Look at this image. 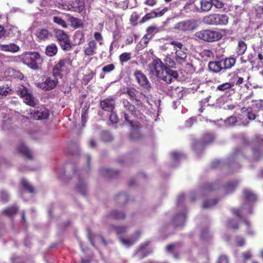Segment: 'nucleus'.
Instances as JSON below:
<instances>
[{
  "instance_id": "f257e3e1",
  "label": "nucleus",
  "mask_w": 263,
  "mask_h": 263,
  "mask_svg": "<svg viewBox=\"0 0 263 263\" xmlns=\"http://www.w3.org/2000/svg\"><path fill=\"white\" fill-rule=\"evenodd\" d=\"M149 69L151 73L168 84L172 83L173 79L176 80L178 77V73L177 71L168 68L158 58L153 61L152 63L149 66Z\"/></svg>"
},
{
  "instance_id": "f03ea898",
  "label": "nucleus",
  "mask_w": 263,
  "mask_h": 263,
  "mask_svg": "<svg viewBox=\"0 0 263 263\" xmlns=\"http://www.w3.org/2000/svg\"><path fill=\"white\" fill-rule=\"evenodd\" d=\"M22 60L32 69L39 70L41 68L43 59L38 52H29L23 56Z\"/></svg>"
},
{
  "instance_id": "7ed1b4c3",
  "label": "nucleus",
  "mask_w": 263,
  "mask_h": 263,
  "mask_svg": "<svg viewBox=\"0 0 263 263\" xmlns=\"http://www.w3.org/2000/svg\"><path fill=\"white\" fill-rule=\"evenodd\" d=\"M195 36L199 40L206 42H214L220 40L223 35L219 32L214 30L203 29L197 31Z\"/></svg>"
},
{
  "instance_id": "20e7f679",
  "label": "nucleus",
  "mask_w": 263,
  "mask_h": 263,
  "mask_svg": "<svg viewBox=\"0 0 263 263\" xmlns=\"http://www.w3.org/2000/svg\"><path fill=\"white\" fill-rule=\"evenodd\" d=\"M53 32L57 42L63 50L69 51L72 49L69 36L65 31L60 29H54Z\"/></svg>"
},
{
  "instance_id": "39448f33",
  "label": "nucleus",
  "mask_w": 263,
  "mask_h": 263,
  "mask_svg": "<svg viewBox=\"0 0 263 263\" xmlns=\"http://www.w3.org/2000/svg\"><path fill=\"white\" fill-rule=\"evenodd\" d=\"M215 140V136L213 133H204L200 140L194 139L192 141V146L193 149L198 152L204 149L205 146L211 144Z\"/></svg>"
},
{
  "instance_id": "423d86ee",
  "label": "nucleus",
  "mask_w": 263,
  "mask_h": 263,
  "mask_svg": "<svg viewBox=\"0 0 263 263\" xmlns=\"http://www.w3.org/2000/svg\"><path fill=\"white\" fill-rule=\"evenodd\" d=\"M59 77L53 74L47 76L44 81L37 83L36 86L45 91H49L54 89L58 85Z\"/></svg>"
},
{
  "instance_id": "0eeeda50",
  "label": "nucleus",
  "mask_w": 263,
  "mask_h": 263,
  "mask_svg": "<svg viewBox=\"0 0 263 263\" xmlns=\"http://www.w3.org/2000/svg\"><path fill=\"white\" fill-rule=\"evenodd\" d=\"M17 92L26 104L32 107L35 105L34 97L30 93V90L26 86L23 85H19L17 87Z\"/></svg>"
},
{
  "instance_id": "6e6552de",
  "label": "nucleus",
  "mask_w": 263,
  "mask_h": 263,
  "mask_svg": "<svg viewBox=\"0 0 263 263\" xmlns=\"http://www.w3.org/2000/svg\"><path fill=\"white\" fill-rule=\"evenodd\" d=\"M197 27L196 21L193 19L181 21L176 24L175 28L181 32H190Z\"/></svg>"
},
{
  "instance_id": "1a4fd4ad",
  "label": "nucleus",
  "mask_w": 263,
  "mask_h": 263,
  "mask_svg": "<svg viewBox=\"0 0 263 263\" xmlns=\"http://www.w3.org/2000/svg\"><path fill=\"white\" fill-rule=\"evenodd\" d=\"M134 76L137 83L143 89L149 90L152 88L151 84L146 76L140 70L135 71Z\"/></svg>"
},
{
  "instance_id": "9d476101",
  "label": "nucleus",
  "mask_w": 263,
  "mask_h": 263,
  "mask_svg": "<svg viewBox=\"0 0 263 263\" xmlns=\"http://www.w3.org/2000/svg\"><path fill=\"white\" fill-rule=\"evenodd\" d=\"M124 118L126 121L131 125L133 127V130L129 135V138L130 141H137L142 138V136L140 134V127L134 124L132 121L130 120L128 115L126 113H124Z\"/></svg>"
},
{
  "instance_id": "9b49d317",
  "label": "nucleus",
  "mask_w": 263,
  "mask_h": 263,
  "mask_svg": "<svg viewBox=\"0 0 263 263\" xmlns=\"http://www.w3.org/2000/svg\"><path fill=\"white\" fill-rule=\"evenodd\" d=\"M116 98L113 96H109L107 98L100 101V106L102 109L106 111H112L115 108V102Z\"/></svg>"
},
{
  "instance_id": "f8f14e48",
  "label": "nucleus",
  "mask_w": 263,
  "mask_h": 263,
  "mask_svg": "<svg viewBox=\"0 0 263 263\" xmlns=\"http://www.w3.org/2000/svg\"><path fill=\"white\" fill-rule=\"evenodd\" d=\"M97 45L94 40H90L84 49V55L86 57L92 56L97 53Z\"/></svg>"
},
{
  "instance_id": "ddd939ff",
  "label": "nucleus",
  "mask_w": 263,
  "mask_h": 263,
  "mask_svg": "<svg viewBox=\"0 0 263 263\" xmlns=\"http://www.w3.org/2000/svg\"><path fill=\"white\" fill-rule=\"evenodd\" d=\"M222 70L230 69L236 63V58L234 57L225 58L220 60Z\"/></svg>"
},
{
  "instance_id": "4468645a",
  "label": "nucleus",
  "mask_w": 263,
  "mask_h": 263,
  "mask_svg": "<svg viewBox=\"0 0 263 263\" xmlns=\"http://www.w3.org/2000/svg\"><path fill=\"white\" fill-rule=\"evenodd\" d=\"M66 63L67 61L65 59H60L53 67L52 73L59 78H61L62 75L61 72Z\"/></svg>"
},
{
  "instance_id": "2eb2a0df",
  "label": "nucleus",
  "mask_w": 263,
  "mask_h": 263,
  "mask_svg": "<svg viewBox=\"0 0 263 263\" xmlns=\"http://www.w3.org/2000/svg\"><path fill=\"white\" fill-rule=\"evenodd\" d=\"M149 245V242H146L141 244L138 250L137 251L135 255H137L139 259H141L145 257L148 255L151 251L146 250V248Z\"/></svg>"
},
{
  "instance_id": "dca6fc26",
  "label": "nucleus",
  "mask_w": 263,
  "mask_h": 263,
  "mask_svg": "<svg viewBox=\"0 0 263 263\" xmlns=\"http://www.w3.org/2000/svg\"><path fill=\"white\" fill-rule=\"evenodd\" d=\"M17 152L26 159L32 160V155L30 149L23 143H21L17 147Z\"/></svg>"
},
{
  "instance_id": "f3484780",
  "label": "nucleus",
  "mask_w": 263,
  "mask_h": 263,
  "mask_svg": "<svg viewBox=\"0 0 263 263\" xmlns=\"http://www.w3.org/2000/svg\"><path fill=\"white\" fill-rule=\"evenodd\" d=\"M36 37L39 41H46L51 36V33L47 29H39L36 33Z\"/></svg>"
},
{
  "instance_id": "a211bd4d",
  "label": "nucleus",
  "mask_w": 263,
  "mask_h": 263,
  "mask_svg": "<svg viewBox=\"0 0 263 263\" xmlns=\"http://www.w3.org/2000/svg\"><path fill=\"white\" fill-rule=\"evenodd\" d=\"M127 228V226H116L114 225H109V231H115L120 239L122 238L123 235L126 233Z\"/></svg>"
},
{
  "instance_id": "6ab92c4d",
  "label": "nucleus",
  "mask_w": 263,
  "mask_h": 263,
  "mask_svg": "<svg viewBox=\"0 0 263 263\" xmlns=\"http://www.w3.org/2000/svg\"><path fill=\"white\" fill-rule=\"evenodd\" d=\"M49 116L48 109L42 107L40 110L35 111L33 114L34 117L37 120L47 119Z\"/></svg>"
},
{
  "instance_id": "aec40b11",
  "label": "nucleus",
  "mask_w": 263,
  "mask_h": 263,
  "mask_svg": "<svg viewBox=\"0 0 263 263\" xmlns=\"http://www.w3.org/2000/svg\"><path fill=\"white\" fill-rule=\"evenodd\" d=\"M200 4V7L196 9L198 12H209L212 8L211 0H201Z\"/></svg>"
},
{
  "instance_id": "412c9836",
  "label": "nucleus",
  "mask_w": 263,
  "mask_h": 263,
  "mask_svg": "<svg viewBox=\"0 0 263 263\" xmlns=\"http://www.w3.org/2000/svg\"><path fill=\"white\" fill-rule=\"evenodd\" d=\"M0 49L4 51L15 53L18 51L20 48L15 44L10 43L9 44H0Z\"/></svg>"
},
{
  "instance_id": "4be33fe9",
  "label": "nucleus",
  "mask_w": 263,
  "mask_h": 263,
  "mask_svg": "<svg viewBox=\"0 0 263 263\" xmlns=\"http://www.w3.org/2000/svg\"><path fill=\"white\" fill-rule=\"evenodd\" d=\"M241 111L242 112H247V118L248 119L247 121L243 123V125H248L249 121H252L255 120L257 117V115L253 111L252 109L251 108L243 107L241 109Z\"/></svg>"
},
{
  "instance_id": "5701e85b",
  "label": "nucleus",
  "mask_w": 263,
  "mask_h": 263,
  "mask_svg": "<svg viewBox=\"0 0 263 263\" xmlns=\"http://www.w3.org/2000/svg\"><path fill=\"white\" fill-rule=\"evenodd\" d=\"M208 68L211 71L216 73L223 71L220 61H210L208 63Z\"/></svg>"
},
{
  "instance_id": "b1692460",
  "label": "nucleus",
  "mask_w": 263,
  "mask_h": 263,
  "mask_svg": "<svg viewBox=\"0 0 263 263\" xmlns=\"http://www.w3.org/2000/svg\"><path fill=\"white\" fill-rule=\"evenodd\" d=\"M243 195L245 199V202L247 203L254 202L257 200L256 195L252 191L245 190L243 191Z\"/></svg>"
},
{
  "instance_id": "393cba45",
  "label": "nucleus",
  "mask_w": 263,
  "mask_h": 263,
  "mask_svg": "<svg viewBox=\"0 0 263 263\" xmlns=\"http://www.w3.org/2000/svg\"><path fill=\"white\" fill-rule=\"evenodd\" d=\"M230 14L234 17H239L243 13V8L239 6L235 5L230 7Z\"/></svg>"
},
{
  "instance_id": "a878e982",
  "label": "nucleus",
  "mask_w": 263,
  "mask_h": 263,
  "mask_svg": "<svg viewBox=\"0 0 263 263\" xmlns=\"http://www.w3.org/2000/svg\"><path fill=\"white\" fill-rule=\"evenodd\" d=\"M252 148H263V139L261 136L256 135L251 141Z\"/></svg>"
},
{
  "instance_id": "bb28decb",
  "label": "nucleus",
  "mask_w": 263,
  "mask_h": 263,
  "mask_svg": "<svg viewBox=\"0 0 263 263\" xmlns=\"http://www.w3.org/2000/svg\"><path fill=\"white\" fill-rule=\"evenodd\" d=\"M176 61L179 63H182L185 61L187 55L186 53L182 49H176Z\"/></svg>"
},
{
  "instance_id": "cd10ccee",
  "label": "nucleus",
  "mask_w": 263,
  "mask_h": 263,
  "mask_svg": "<svg viewBox=\"0 0 263 263\" xmlns=\"http://www.w3.org/2000/svg\"><path fill=\"white\" fill-rule=\"evenodd\" d=\"M247 49V45L243 41H239L238 42L236 53L238 56H241L245 54Z\"/></svg>"
},
{
  "instance_id": "c85d7f7f",
  "label": "nucleus",
  "mask_w": 263,
  "mask_h": 263,
  "mask_svg": "<svg viewBox=\"0 0 263 263\" xmlns=\"http://www.w3.org/2000/svg\"><path fill=\"white\" fill-rule=\"evenodd\" d=\"M122 103L124 108L129 111L132 114L136 115V112L139 111L135 106L131 104L127 99H123Z\"/></svg>"
},
{
  "instance_id": "c756f323",
  "label": "nucleus",
  "mask_w": 263,
  "mask_h": 263,
  "mask_svg": "<svg viewBox=\"0 0 263 263\" xmlns=\"http://www.w3.org/2000/svg\"><path fill=\"white\" fill-rule=\"evenodd\" d=\"M101 172L103 175L108 178H115L119 175L118 171L108 168H103Z\"/></svg>"
},
{
  "instance_id": "7c9ffc66",
  "label": "nucleus",
  "mask_w": 263,
  "mask_h": 263,
  "mask_svg": "<svg viewBox=\"0 0 263 263\" xmlns=\"http://www.w3.org/2000/svg\"><path fill=\"white\" fill-rule=\"evenodd\" d=\"M58 50L57 46L55 44L52 43L46 47L45 52L48 56L53 57L57 53Z\"/></svg>"
},
{
  "instance_id": "2f4dec72",
  "label": "nucleus",
  "mask_w": 263,
  "mask_h": 263,
  "mask_svg": "<svg viewBox=\"0 0 263 263\" xmlns=\"http://www.w3.org/2000/svg\"><path fill=\"white\" fill-rule=\"evenodd\" d=\"M73 40L77 45H80L84 42V34L82 31H77L73 35Z\"/></svg>"
},
{
  "instance_id": "473e14b6",
  "label": "nucleus",
  "mask_w": 263,
  "mask_h": 263,
  "mask_svg": "<svg viewBox=\"0 0 263 263\" xmlns=\"http://www.w3.org/2000/svg\"><path fill=\"white\" fill-rule=\"evenodd\" d=\"M138 91L134 87H127L126 91L125 93H126L129 97V99L132 101H138L137 98V93Z\"/></svg>"
},
{
  "instance_id": "72a5a7b5",
  "label": "nucleus",
  "mask_w": 263,
  "mask_h": 263,
  "mask_svg": "<svg viewBox=\"0 0 263 263\" xmlns=\"http://www.w3.org/2000/svg\"><path fill=\"white\" fill-rule=\"evenodd\" d=\"M68 21L70 23L71 26L74 28H78L83 26V24L81 20L78 18L71 16H69Z\"/></svg>"
},
{
  "instance_id": "f704fd0d",
  "label": "nucleus",
  "mask_w": 263,
  "mask_h": 263,
  "mask_svg": "<svg viewBox=\"0 0 263 263\" xmlns=\"http://www.w3.org/2000/svg\"><path fill=\"white\" fill-rule=\"evenodd\" d=\"M18 210V208L16 206H10L4 209L2 211V213L6 216L10 217L15 215Z\"/></svg>"
},
{
  "instance_id": "c9c22d12",
  "label": "nucleus",
  "mask_w": 263,
  "mask_h": 263,
  "mask_svg": "<svg viewBox=\"0 0 263 263\" xmlns=\"http://www.w3.org/2000/svg\"><path fill=\"white\" fill-rule=\"evenodd\" d=\"M253 153V158L254 160L258 161L260 160L263 156V148H252Z\"/></svg>"
},
{
  "instance_id": "e433bc0d",
  "label": "nucleus",
  "mask_w": 263,
  "mask_h": 263,
  "mask_svg": "<svg viewBox=\"0 0 263 263\" xmlns=\"http://www.w3.org/2000/svg\"><path fill=\"white\" fill-rule=\"evenodd\" d=\"M234 86L233 83L226 82L218 85L216 90L220 91H224L231 89Z\"/></svg>"
},
{
  "instance_id": "4c0bfd02",
  "label": "nucleus",
  "mask_w": 263,
  "mask_h": 263,
  "mask_svg": "<svg viewBox=\"0 0 263 263\" xmlns=\"http://www.w3.org/2000/svg\"><path fill=\"white\" fill-rule=\"evenodd\" d=\"M135 234L137 236V239H136L135 240L125 239H124L123 238H121L120 239V241L123 244H124L127 246H130L133 245L138 240V239L140 237V232L139 231H137L135 232Z\"/></svg>"
},
{
  "instance_id": "58836bf2",
  "label": "nucleus",
  "mask_w": 263,
  "mask_h": 263,
  "mask_svg": "<svg viewBox=\"0 0 263 263\" xmlns=\"http://www.w3.org/2000/svg\"><path fill=\"white\" fill-rule=\"evenodd\" d=\"M76 190L78 192L80 193L82 195L86 196V187L84 182V181L82 180L79 181V183L77 184L76 186Z\"/></svg>"
},
{
  "instance_id": "ea45409f",
  "label": "nucleus",
  "mask_w": 263,
  "mask_h": 263,
  "mask_svg": "<svg viewBox=\"0 0 263 263\" xmlns=\"http://www.w3.org/2000/svg\"><path fill=\"white\" fill-rule=\"evenodd\" d=\"M200 55L204 60H208L214 58V53L210 50L204 49L200 53Z\"/></svg>"
},
{
  "instance_id": "a19ab883",
  "label": "nucleus",
  "mask_w": 263,
  "mask_h": 263,
  "mask_svg": "<svg viewBox=\"0 0 263 263\" xmlns=\"http://www.w3.org/2000/svg\"><path fill=\"white\" fill-rule=\"evenodd\" d=\"M21 184L23 189L30 193H33L34 190L33 187L25 179H22Z\"/></svg>"
},
{
  "instance_id": "79ce46f5",
  "label": "nucleus",
  "mask_w": 263,
  "mask_h": 263,
  "mask_svg": "<svg viewBox=\"0 0 263 263\" xmlns=\"http://www.w3.org/2000/svg\"><path fill=\"white\" fill-rule=\"evenodd\" d=\"M229 17L224 14H218V25H226L228 23Z\"/></svg>"
},
{
  "instance_id": "37998d69",
  "label": "nucleus",
  "mask_w": 263,
  "mask_h": 263,
  "mask_svg": "<svg viewBox=\"0 0 263 263\" xmlns=\"http://www.w3.org/2000/svg\"><path fill=\"white\" fill-rule=\"evenodd\" d=\"M110 216L115 219H124L125 218V214L122 212L115 210L111 212Z\"/></svg>"
},
{
  "instance_id": "c03bdc74",
  "label": "nucleus",
  "mask_w": 263,
  "mask_h": 263,
  "mask_svg": "<svg viewBox=\"0 0 263 263\" xmlns=\"http://www.w3.org/2000/svg\"><path fill=\"white\" fill-rule=\"evenodd\" d=\"M140 15L137 12H133L130 16L129 22L133 26H136L138 24V21Z\"/></svg>"
},
{
  "instance_id": "a18cd8bd",
  "label": "nucleus",
  "mask_w": 263,
  "mask_h": 263,
  "mask_svg": "<svg viewBox=\"0 0 263 263\" xmlns=\"http://www.w3.org/2000/svg\"><path fill=\"white\" fill-rule=\"evenodd\" d=\"M95 75L96 72L93 71H91L88 74H85L82 79V83L85 85H87Z\"/></svg>"
},
{
  "instance_id": "49530a36",
  "label": "nucleus",
  "mask_w": 263,
  "mask_h": 263,
  "mask_svg": "<svg viewBox=\"0 0 263 263\" xmlns=\"http://www.w3.org/2000/svg\"><path fill=\"white\" fill-rule=\"evenodd\" d=\"M237 181H233L231 182L228 183L225 186V191L227 193H229L232 192L235 190L237 184Z\"/></svg>"
},
{
  "instance_id": "de8ad7c7",
  "label": "nucleus",
  "mask_w": 263,
  "mask_h": 263,
  "mask_svg": "<svg viewBox=\"0 0 263 263\" xmlns=\"http://www.w3.org/2000/svg\"><path fill=\"white\" fill-rule=\"evenodd\" d=\"M156 16L155 15V10H153L151 12L146 13L140 21L139 23L143 24L152 18H155Z\"/></svg>"
},
{
  "instance_id": "09e8293b",
  "label": "nucleus",
  "mask_w": 263,
  "mask_h": 263,
  "mask_svg": "<svg viewBox=\"0 0 263 263\" xmlns=\"http://www.w3.org/2000/svg\"><path fill=\"white\" fill-rule=\"evenodd\" d=\"M53 22L59 26H62L64 28H66L68 27L66 22L59 16H54L53 18Z\"/></svg>"
},
{
  "instance_id": "8fccbe9b",
  "label": "nucleus",
  "mask_w": 263,
  "mask_h": 263,
  "mask_svg": "<svg viewBox=\"0 0 263 263\" xmlns=\"http://www.w3.org/2000/svg\"><path fill=\"white\" fill-rule=\"evenodd\" d=\"M131 53L123 52L119 56V60L121 63L123 64L128 61L132 58Z\"/></svg>"
},
{
  "instance_id": "3c124183",
  "label": "nucleus",
  "mask_w": 263,
  "mask_h": 263,
  "mask_svg": "<svg viewBox=\"0 0 263 263\" xmlns=\"http://www.w3.org/2000/svg\"><path fill=\"white\" fill-rule=\"evenodd\" d=\"M217 200L216 199H213L210 200H205L203 204L202 207L204 209L212 207L217 203Z\"/></svg>"
},
{
  "instance_id": "603ef678",
  "label": "nucleus",
  "mask_w": 263,
  "mask_h": 263,
  "mask_svg": "<svg viewBox=\"0 0 263 263\" xmlns=\"http://www.w3.org/2000/svg\"><path fill=\"white\" fill-rule=\"evenodd\" d=\"M163 63L168 68H174L175 67V61L170 57H166L163 60Z\"/></svg>"
},
{
  "instance_id": "864d4df0",
  "label": "nucleus",
  "mask_w": 263,
  "mask_h": 263,
  "mask_svg": "<svg viewBox=\"0 0 263 263\" xmlns=\"http://www.w3.org/2000/svg\"><path fill=\"white\" fill-rule=\"evenodd\" d=\"M19 32L18 29L15 27H11L7 31H6V33L7 35L9 37H14L17 35Z\"/></svg>"
},
{
  "instance_id": "5fc2aeb1",
  "label": "nucleus",
  "mask_w": 263,
  "mask_h": 263,
  "mask_svg": "<svg viewBox=\"0 0 263 263\" xmlns=\"http://www.w3.org/2000/svg\"><path fill=\"white\" fill-rule=\"evenodd\" d=\"M214 13L207 15L203 17V22L204 23L213 25V19H214Z\"/></svg>"
},
{
  "instance_id": "6e6d98bb",
  "label": "nucleus",
  "mask_w": 263,
  "mask_h": 263,
  "mask_svg": "<svg viewBox=\"0 0 263 263\" xmlns=\"http://www.w3.org/2000/svg\"><path fill=\"white\" fill-rule=\"evenodd\" d=\"M146 31L145 36H149V37H151L156 31H158V28L156 26H151L147 28Z\"/></svg>"
},
{
  "instance_id": "4d7b16f0",
  "label": "nucleus",
  "mask_w": 263,
  "mask_h": 263,
  "mask_svg": "<svg viewBox=\"0 0 263 263\" xmlns=\"http://www.w3.org/2000/svg\"><path fill=\"white\" fill-rule=\"evenodd\" d=\"M252 256V253L251 251H247L241 254V257L243 262L250 259Z\"/></svg>"
},
{
  "instance_id": "13d9d810",
  "label": "nucleus",
  "mask_w": 263,
  "mask_h": 263,
  "mask_svg": "<svg viewBox=\"0 0 263 263\" xmlns=\"http://www.w3.org/2000/svg\"><path fill=\"white\" fill-rule=\"evenodd\" d=\"M212 7L214 6L217 9H222L224 7L225 4L219 0H211Z\"/></svg>"
},
{
  "instance_id": "bf43d9fd",
  "label": "nucleus",
  "mask_w": 263,
  "mask_h": 263,
  "mask_svg": "<svg viewBox=\"0 0 263 263\" xmlns=\"http://www.w3.org/2000/svg\"><path fill=\"white\" fill-rule=\"evenodd\" d=\"M210 234L208 229H204L202 230L200 238L202 240H205L210 238Z\"/></svg>"
},
{
  "instance_id": "052dcab7",
  "label": "nucleus",
  "mask_w": 263,
  "mask_h": 263,
  "mask_svg": "<svg viewBox=\"0 0 263 263\" xmlns=\"http://www.w3.org/2000/svg\"><path fill=\"white\" fill-rule=\"evenodd\" d=\"M77 6H72L69 10H73L76 12H81L83 9H84V5L82 4V3H78Z\"/></svg>"
},
{
  "instance_id": "680f3d73",
  "label": "nucleus",
  "mask_w": 263,
  "mask_h": 263,
  "mask_svg": "<svg viewBox=\"0 0 263 263\" xmlns=\"http://www.w3.org/2000/svg\"><path fill=\"white\" fill-rule=\"evenodd\" d=\"M93 37L95 38V41L97 42H98L100 45H102L103 37L102 34L99 32H95L93 33Z\"/></svg>"
},
{
  "instance_id": "e2e57ef3",
  "label": "nucleus",
  "mask_w": 263,
  "mask_h": 263,
  "mask_svg": "<svg viewBox=\"0 0 263 263\" xmlns=\"http://www.w3.org/2000/svg\"><path fill=\"white\" fill-rule=\"evenodd\" d=\"M0 200L3 202H7L9 200V196L7 192L2 191L0 192Z\"/></svg>"
},
{
  "instance_id": "0e129e2a",
  "label": "nucleus",
  "mask_w": 263,
  "mask_h": 263,
  "mask_svg": "<svg viewBox=\"0 0 263 263\" xmlns=\"http://www.w3.org/2000/svg\"><path fill=\"white\" fill-rule=\"evenodd\" d=\"M115 69V65L113 64H110L104 66L102 71L104 73H108L112 71Z\"/></svg>"
},
{
  "instance_id": "69168bd1",
  "label": "nucleus",
  "mask_w": 263,
  "mask_h": 263,
  "mask_svg": "<svg viewBox=\"0 0 263 263\" xmlns=\"http://www.w3.org/2000/svg\"><path fill=\"white\" fill-rule=\"evenodd\" d=\"M216 263H229L228 256L225 255H220L217 260Z\"/></svg>"
},
{
  "instance_id": "338daca9",
  "label": "nucleus",
  "mask_w": 263,
  "mask_h": 263,
  "mask_svg": "<svg viewBox=\"0 0 263 263\" xmlns=\"http://www.w3.org/2000/svg\"><path fill=\"white\" fill-rule=\"evenodd\" d=\"M237 246L241 247L245 245V240L243 238L237 236L235 238Z\"/></svg>"
},
{
  "instance_id": "774afa93",
  "label": "nucleus",
  "mask_w": 263,
  "mask_h": 263,
  "mask_svg": "<svg viewBox=\"0 0 263 263\" xmlns=\"http://www.w3.org/2000/svg\"><path fill=\"white\" fill-rule=\"evenodd\" d=\"M111 114L109 117V119L112 123H116L118 121V118L117 114L114 111H110Z\"/></svg>"
}]
</instances>
